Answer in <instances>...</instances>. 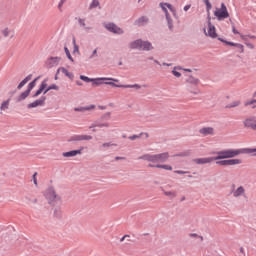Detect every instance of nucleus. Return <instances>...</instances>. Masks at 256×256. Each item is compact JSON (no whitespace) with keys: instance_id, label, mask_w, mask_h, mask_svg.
I'll return each mask as SVG.
<instances>
[{"instance_id":"42","label":"nucleus","mask_w":256,"mask_h":256,"mask_svg":"<svg viewBox=\"0 0 256 256\" xmlns=\"http://www.w3.org/2000/svg\"><path fill=\"white\" fill-rule=\"evenodd\" d=\"M110 119H111V112H107L99 118L100 121H109Z\"/></svg>"},{"instance_id":"31","label":"nucleus","mask_w":256,"mask_h":256,"mask_svg":"<svg viewBox=\"0 0 256 256\" xmlns=\"http://www.w3.org/2000/svg\"><path fill=\"white\" fill-rule=\"evenodd\" d=\"M62 216H63V212L61 211V208L60 207L54 208L53 217H55V219H61Z\"/></svg>"},{"instance_id":"14","label":"nucleus","mask_w":256,"mask_h":256,"mask_svg":"<svg viewBox=\"0 0 256 256\" xmlns=\"http://www.w3.org/2000/svg\"><path fill=\"white\" fill-rule=\"evenodd\" d=\"M84 149H85L84 147H80V149L78 150H71L68 152H64L62 154V157H77V155H81V153H83Z\"/></svg>"},{"instance_id":"49","label":"nucleus","mask_w":256,"mask_h":256,"mask_svg":"<svg viewBox=\"0 0 256 256\" xmlns=\"http://www.w3.org/2000/svg\"><path fill=\"white\" fill-rule=\"evenodd\" d=\"M237 53H244L245 52V47L243 46V44H240V47H235Z\"/></svg>"},{"instance_id":"21","label":"nucleus","mask_w":256,"mask_h":256,"mask_svg":"<svg viewBox=\"0 0 256 256\" xmlns=\"http://www.w3.org/2000/svg\"><path fill=\"white\" fill-rule=\"evenodd\" d=\"M57 73H63L66 77H68V79H71V81H73V78L75 77V75L69 72V70H67L65 67L58 68Z\"/></svg>"},{"instance_id":"23","label":"nucleus","mask_w":256,"mask_h":256,"mask_svg":"<svg viewBox=\"0 0 256 256\" xmlns=\"http://www.w3.org/2000/svg\"><path fill=\"white\" fill-rule=\"evenodd\" d=\"M102 120H96L90 127L89 129H94L95 127H110V124L109 122H105V123H102L101 122Z\"/></svg>"},{"instance_id":"8","label":"nucleus","mask_w":256,"mask_h":256,"mask_svg":"<svg viewBox=\"0 0 256 256\" xmlns=\"http://www.w3.org/2000/svg\"><path fill=\"white\" fill-rule=\"evenodd\" d=\"M105 81H114L115 83H119V79L115 78H92V85L99 87V85H105Z\"/></svg>"},{"instance_id":"54","label":"nucleus","mask_w":256,"mask_h":256,"mask_svg":"<svg viewBox=\"0 0 256 256\" xmlns=\"http://www.w3.org/2000/svg\"><path fill=\"white\" fill-rule=\"evenodd\" d=\"M256 103V100L255 99H253V100H251V101H248V102H245V107H248V105H253V104H255Z\"/></svg>"},{"instance_id":"17","label":"nucleus","mask_w":256,"mask_h":256,"mask_svg":"<svg viewBox=\"0 0 256 256\" xmlns=\"http://www.w3.org/2000/svg\"><path fill=\"white\" fill-rule=\"evenodd\" d=\"M148 167L156 169H165L166 171H173V166L169 164H148Z\"/></svg>"},{"instance_id":"53","label":"nucleus","mask_w":256,"mask_h":256,"mask_svg":"<svg viewBox=\"0 0 256 256\" xmlns=\"http://www.w3.org/2000/svg\"><path fill=\"white\" fill-rule=\"evenodd\" d=\"M2 35L4 37H7L9 35V28H5L4 30H2Z\"/></svg>"},{"instance_id":"52","label":"nucleus","mask_w":256,"mask_h":256,"mask_svg":"<svg viewBox=\"0 0 256 256\" xmlns=\"http://www.w3.org/2000/svg\"><path fill=\"white\" fill-rule=\"evenodd\" d=\"M32 179H33V183H34V185L37 187V172H35L34 174H33V176H32Z\"/></svg>"},{"instance_id":"48","label":"nucleus","mask_w":256,"mask_h":256,"mask_svg":"<svg viewBox=\"0 0 256 256\" xmlns=\"http://www.w3.org/2000/svg\"><path fill=\"white\" fill-rule=\"evenodd\" d=\"M100 3L99 0H92L90 4V9H96V7H99Z\"/></svg>"},{"instance_id":"3","label":"nucleus","mask_w":256,"mask_h":256,"mask_svg":"<svg viewBox=\"0 0 256 256\" xmlns=\"http://www.w3.org/2000/svg\"><path fill=\"white\" fill-rule=\"evenodd\" d=\"M44 196L48 201V205H51L52 207H55V203H57V201H61V196H59L57 194V192L55 191V188H53V186H50L46 190Z\"/></svg>"},{"instance_id":"32","label":"nucleus","mask_w":256,"mask_h":256,"mask_svg":"<svg viewBox=\"0 0 256 256\" xmlns=\"http://www.w3.org/2000/svg\"><path fill=\"white\" fill-rule=\"evenodd\" d=\"M54 90V91H59V86H57L56 84H51L50 86H48L46 89H44L43 94L47 95V93H49V91Z\"/></svg>"},{"instance_id":"25","label":"nucleus","mask_w":256,"mask_h":256,"mask_svg":"<svg viewBox=\"0 0 256 256\" xmlns=\"http://www.w3.org/2000/svg\"><path fill=\"white\" fill-rule=\"evenodd\" d=\"M233 197H241L245 195V188L243 186H239L236 190L232 191Z\"/></svg>"},{"instance_id":"63","label":"nucleus","mask_w":256,"mask_h":256,"mask_svg":"<svg viewBox=\"0 0 256 256\" xmlns=\"http://www.w3.org/2000/svg\"><path fill=\"white\" fill-rule=\"evenodd\" d=\"M185 155H187V154H185V153H180V154H176L175 157H185Z\"/></svg>"},{"instance_id":"34","label":"nucleus","mask_w":256,"mask_h":256,"mask_svg":"<svg viewBox=\"0 0 256 256\" xmlns=\"http://www.w3.org/2000/svg\"><path fill=\"white\" fill-rule=\"evenodd\" d=\"M165 17H166V21H167L169 31H173V19L171 18V15L166 14Z\"/></svg>"},{"instance_id":"35","label":"nucleus","mask_w":256,"mask_h":256,"mask_svg":"<svg viewBox=\"0 0 256 256\" xmlns=\"http://www.w3.org/2000/svg\"><path fill=\"white\" fill-rule=\"evenodd\" d=\"M39 79V77L35 78L32 82H30L27 86L26 91H28L29 93H31V91H33V88L35 87V85H37V80Z\"/></svg>"},{"instance_id":"20","label":"nucleus","mask_w":256,"mask_h":256,"mask_svg":"<svg viewBox=\"0 0 256 256\" xmlns=\"http://www.w3.org/2000/svg\"><path fill=\"white\" fill-rule=\"evenodd\" d=\"M92 109H95V104H91L90 106H81L74 108V111L79 113H85V111H92Z\"/></svg>"},{"instance_id":"50","label":"nucleus","mask_w":256,"mask_h":256,"mask_svg":"<svg viewBox=\"0 0 256 256\" xmlns=\"http://www.w3.org/2000/svg\"><path fill=\"white\" fill-rule=\"evenodd\" d=\"M102 147H117V144H113L111 142H105L102 144Z\"/></svg>"},{"instance_id":"22","label":"nucleus","mask_w":256,"mask_h":256,"mask_svg":"<svg viewBox=\"0 0 256 256\" xmlns=\"http://www.w3.org/2000/svg\"><path fill=\"white\" fill-rule=\"evenodd\" d=\"M140 51H153V44L149 41H143L142 40V46L140 48Z\"/></svg>"},{"instance_id":"36","label":"nucleus","mask_w":256,"mask_h":256,"mask_svg":"<svg viewBox=\"0 0 256 256\" xmlns=\"http://www.w3.org/2000/svg\"><path fill=\"white\" fill-rule=\"evenodd\" d=\"M105 85H110L111 87H118V88H121V89H123V87H125V85H123V84H116L115 81H112V80L106 81Z\"/></svg>"},{"instance_id":"29","label":"nucleus","mask_w":256,"mask_h":256,"mask_svg":"<svg viewBox=\"0 0 256 256\" xmlns=\"http://www.w3.org/2000/svg\"><path fill=\"white\" fill-rule=\"evenodd\" d=\"M186 83H189L190 85H199V78H195L192 75H190L186 79Z\"/></svg>"},{"instance_id":"6","label":"nucleus","mask_w":256,"mask_h":256,"mask_svg":"<svg viewBox=\"0 0 256 256\" xmlns=\"http://www.w3.org/2000/svg\"><path fill=\"white\" fill-rule=\"evenodd\" d=\"M105 29L114 35H123L124 31L121 27L117 26L115 23L110 22L104 25Z\"/></svg>"},{"instance_id":"28","label":"nucleus","mask_w":256,"mask_h":256,"mask_svg":"<svg viewBox=\"0 0 256 256\" xmlns=\"http://www.w3.org/2000/svg\"><path fill=\"white\" fill-rule=\"evenodd\" d=\"M218 41H221V43H224L225 45H230V47H241L240 43H235L231 41H227L221 37L218 38Z\"/></svg>"},{"instance_id":"18","label":"nucleus","mask_w":256,"mask_h":256,"mask_svg":"<svg viewBox=\"0 0 256 256\" xmlns=\"http://www.w3.org/2000/svg\"><path fill=\"white\" fill-rule=\"evenodd\" d=\"M160 7H161L162 11H164L165 17L167 15H169V11H171L175 15V8H173V5H171L169 3H160ZM166 7L169 9V11L167 10Z\"/></svg>"},{"instance_id":"40","label":"nucleus","mask_w":256,"mask_h":256,"mask_svg":"<svg viewBox=\"0 0 256 256\" xmlns=\"http://www.w3.org/2000/svg\"><path fill=\"white\" fill-rule=\"evenodd\" d=\"M241 105V101L237 100L232 102L231 104L226 105V109H233V107H239Z\"/></svg>"},{"instance_id":"5","label":"nucleus","mask_w":256,"mask_h":256,"mask_svg":"<svg viewBox=\"0 0 256 256\" xmlns=\"http://www.w3.org/2000/svg\"><path fill=\"white\" fill-rule=\"evenodd\" d=\"M243 163V160L241 159H221L216 160V165H220L221 167H227V166H233V165H241Z\"/></svg>"},{"instance_id":"58","label":"nucleus","mask_w":256,"mask_h":256,"mask_svg":"<svg viewBox=\"0 0 256 256\" xmlns=\"http://www.w3.org/2000/svg\"><path fill=\"white\" fill-rule=\"evenodd\" d=\"M65 0H60L59 4H58V9L61 11V7H63V5L65 4Z\"/></svg>"},{"instance_id":"13","label":"nucleus","mask_w":256,"mask_h":256,"mask_svg":"<svg viewBox=\"0 0 256 256\" xmlns=\"http://www.w3.org/2000/svg\"><path fill=\"white\" fill-rule=\"evenodd\" d=\"M196 165H207L215 161V157H206V158H196L193 160Z\"/></svg>"},{"instance_id":"10","label":"nucleus","mask_w":256,"mask_h":256,"mask_svg":"<svg viewBox=\"0 0 256 256\" xmlns=\"http://www.w3.org/2000/svg\"><path fill=\"white\" fill-rule=\"evenodd\" d=\"M204 33L208 37H211V39H217V30L215 29V26L211 22H209L208 32L204 28Z\"/></svg>"},{"instance_id":"51","label":"nucleus","mask_w":256,"mask_h":256,"mask_svg":"<svg viewBox=\"0 0 256 256\" xmlns=\"http://www.w3.org/2000/svg\"><path fill=\"white\" fill-rule=\"evenodd\" d=\"M172 74H173L174 77H177V78L181 77V73L179 71L175 70V68L172 71Z\"/></svg>"},{"instance_id":"19","label":"nucleus","mask_w":256,"mask_h":256,"mask_svg":"<svg viewBox=\"0 0 256 256\" xmlns=\"http://www.w3.org/2000/svg\"><path fill=\"white\" fill-rule=\"evenodd\" d=\"M143 45V40L137 39L129 43L130 49H137L138 51H141V47Z\"/></svg>"},{"instance_id":"2","label":"nucleus","mask_w":256,"mask_h":256,"mask_svg":"<svg viewBox=\"0 0 256 256\" xmlns=\"http://www.w3.org/2000/svg\"><path fill=\"white\" fill-rule=\"evenodd\" d=\"M217 156H214L215 161H220L221 159H233L238 157V155H244V148L240 149H225L216 152Z\"/></svg>"},{"instance_id":"38","label":"nucleus","mask_w":256,"mask_h":256,"mask_svg":"<svg viewBox=\"0 0 256 256\" xmlns=\"http://www.w3.org/2000/svg\"><path fill=\"white\" fill-rule=\"evenodd\" d=\"M164 195H166V197H170V199H175V197H177V192H173V191H165L163 190Z\"/></svg>"},{"instance_id":"30","label":"nucleus","mask_w":256,"mask_h":256,"mask_svg":"<svg viewBox=\"0 0 256 256\" xmlns=\"http://www.w3.org/2000/svg\"><path fill=\"white\" fill-rule=\"evenodd\" d=\"M78 23L80 25V27H83L84 30L86 31V33H89V31H91V29H93L92 27H89V26H85V19L83 18H79L78 19Z\"/></svg>"},{"instance_id":"16","label":"nucleus","mask_w":256,"mask_h":256,"mask_svg":"<svg viewBox=\"0 0 256 256\" xmlns=\"http://www.w3.org/2000/svg\"><path fill=\"white\" fill-rule=\"evenodd\" d=\"M149 23V18L147 16H142L134 21L136 27H145Z\"/></svg>"},{"instance_id":"64","label":"nucleus","mask_w":256,"mask_h":256,"mask_svg":"<svg viewBox=\"0 0 256 256\" xmlns=\"http://www.w3.org/2000/svg\"><path fill=\"white\" fill-rule=\"evenodd\" d=\"M143 135H145L146 139H149V133L143 132Z\"/></svg>"},{"instance_id":"55","label":"nucleus","mask_w":256,"mask_h":256,"mask_svg":"<svg viewBox=\"0 0 256 256\" xmlns=\"http://www.w3.org/2000/svg\"><path fill=\"white\" fill-rule=\"evenodd\" d=\"M190 237H195V238L199 237V239H201V241H203V236H199L197 233H191Z\"/></svg>"},{"instance_id":"7","label":"nucleus","mask_w":256,"mask_h":256,"mask_svg":"<svg viewBox=\"0 0 256 256\" xmlns=\"http://www.w3.org/2000/svg\"><path fill=\"white\" fill-rule=\"evenodd\" d=\"M243 125L246 129H252L256 131V117L250 116L243 121Z\"/></svg>"},{"instance_id":"43","label":"nucleus","mask_w":256,"mask_h":256,"mask_svg":"<svg viewBox=\"0 0 256 256\" xmlns=\"http://www.w3.org/2000/svg\"><path fill=\"white\" fill-rule=\"evenodd\" d=\"M204 3L206 5V11L207 13H211V9H213V5L211 4V2L209 0H204Z\"/></svg>"},{"instance_id":"41","label":"nucleus","mask_w":256,"mask_h":256,"mask_svg":"<svg viewBox=\"0 0 256 256\" xmlns=\"http://www.w3.org/2000/svg\"><path fill=\"white\" fill-rule=\"evenodd\" d=\"M64 51L69 61H71V63H74L75 60L73 59V56H71V52L69 51V48H67V46L64 47Z\"/></svg>"},{"instance_id":"37","label":"nucleus","mask_w":256,"mask_h":256,"mask_svg":"<svg viewBox=\"0 0 256 256\" xmlns=\"http://www.w3.org/2000/svg\"><path fill=\"white\" fill-rule=\"evenodd\" d=\"M11 102V99H8L4 102H2L1 106H0V110L1 111H7V109H9V103Z\"/></svg>"},{"instance_id":"47","label":"nucleus","mask_w":256,"mask_h":256,"mask_svg":"<svg viewBox=\"0 0 256 256\" xmlns=\"http://www.w3.org/2000/svg\"><path fill=\"white\" fill-rule=\"evenodd\" d=\"M26 201H28L29 203H32L33 205H37V203H39V200L37 198H31L29 196H26Z\"/></svg>"},{"instance_id":"57","label":"nucleus","mask_w":256,"mask_h":256,"mask_svg":"<svg viewBox=\"0 0 256 256\" xmlns=\"http://www.w3.org/2000/svg\"><path fill=\"white\" fill-rule=\"evenodd\" d=\"M94 57H97V48L93 50L92 55L89 57V59H93Z\"/></svg>"},{"instance_id":"59","label":"nucleus","mask_w":256,"mask_h":256,"mask_svg":"<svg viewBox=\"0 0 256 256\" xmlns=\"http://www.w3.org/2000/svg\"><path fill=\"white\" fill-rule=\"evenodd\" d=\"M125 157H121V156H116L115 157V161H125Z\"/></svg>"},{"instance_id":"60","label":"nucleus","mask_w":256,"mask_h":256,"mask_svg":"<svg viewBox=\"0 0 256 256\" xmlns=\"http://www.w3.org/2000/svg\"><path fill=\"white\" fill-rule=\"evenodd\" d=\"M207 23H208V26H209V23H211V12L207 13Z\"/></svg>"},{"instance_id":"44","label":"nucleus","mask_w":256,"mask_h":256,"mask_svg":"<svg viewBox=\"0 0 256 256\" xmlns=\"http://www.w3.org/2000/svg\"><path fill=\"white\" fill-rule=\"evenodd\" d=\"M72 44L74 47L73 53H79V46L77 45V40L75 37L72 38Z\"/></svg>"},{"instance_id":"62","label":"nucleus","mask_w":256,"mask_h":256,"mask_svg":"<svg viewBox=\"0 0 256 256\" xmlns=\"http://www.w3.org/2000/svg\"><path fill=\"white\" fill-rule=\"evenodd\" d=\"M189 9H191V5L190 4L184 6V11H189Z\"/></svg>"},{"instance_id":"4","label":"nucleus","mask_w":256,"mask_h":256,"mask_svg":"<svg viewBox=\"0 0 256 256\" xmlns=\"http://www.w3.org/2000/svg\"><path fill=\"white\" fill-rule=\"evenodd\" d=\"M214 15L218 19V21L228 19L229 11L227 10V6L225 5V3H221L220 8H217L216 11H214Z\"/></svg>"},{"instance_id":"15","label":"nucleus","mask_w":256,"mask_h":256,"mask_svg":"<svg viewBox=\"0 0 256 256\" xmlns=\"http://www.w3.org/2000/svg\"><path fill=\"white\" fill-rule=\"evenodd\" d=\"M45 89H47V79L43 80L40 84L39 89L32 95L33 99H36V97H39Z\"/></svg>"},{"instance_id":"27","label":"nucleus","mask_w":256,"mask_h":256,"mask_svg":"<svg viewBox=\"0 0 256 256\" xmlns=\"http://www.w3.org/2000/svg\"><path fill=\"white\" fill-rule=\"evenodd\" d=\"M214 129L213 127H203L202 129L199 130V133H201V135H213Z\"/></svg>"},{"instance_id":"61","label":"nucleus","mask_w":256,"mask_h":256,"mask_svg":"<svg viewBox=\"0 0 256 256\" xmlns=\"http://www.w3.org/2000/svg\"><path fill=\"white\" fill-rule=\"evenodd\" d=\"M232 32L234 33V35H239V32L237 31V29H235V26L232 27Z\"/></svg>"},{"instance_id":"39","label":"nucleus","mask_w":256,"mask_h":256,"mask_svg":"<svg viewBox=\"0 0 256 256\" xmlns=\"http://www.w3.org/2000/svg\"><path fill=\"white\" fill-rule=\"evenodd\" d=\"M122 87H123V89H140L141 85H139V84H126Z\"/></svg>"},{"instance_id":"26","label":"nucleus","mask_w":256,"mask_h":256,"mask_svg":"<svg viewBox=\"0 0 256 256\" xmlns=\"http://www.w3.org/2000/svg\"><path fill=\"white\" fill-rule=\"evenodd\" d=\"M30 94L31 92L25 90L16 98V103H21V101H25V99L28 98Z\"/></svg>"},{"instance_id":"46","label":"nucleus","mask_w":256,"mask_h":256,"mask_svg":"<svg viewBox=\"0 0 256 256\" xmlns=\"http://www.w3.org/2000/svg\"><path fill=\"white\" fill-rule=\"evenodd\" d=\"M141 137H143V132L129 136L128 139H130V141H135V139H141Z\"/></svg>"},{"instance_id":"33","label":"nucleus","mask_w":256,"mask_h":256,"mask_svg":"<svg viewBox=\"0 0 256 256\" xmlns=\"http://www.w3.org/2000/svg\"><path fill=\"white\" fill-rule=\"evenodd\" d=\"M244 149V155H251L252 157H256V148H243Z\"/></svg>"},{"instance_id":"56","label":"nucleus","mask_w":256,"mask_h":256,"mask_svg":"<svg viewBox=\"0 0 256 256\" xmlns=\"http://www.w3.org/2000/svg\"><path fill=\"white\" fill-rule=\"evenodd\" d=\"M174 173H177V175H185V173H188V172L183 170H175Z\"/></svg>"},{"instance_id":"11","label":"nucleus","mask_w":256,"mask_h":256,"mask_svg":"<svg viewBox=\"0 0 256 256\" xmlns=\"http://www.w3.org/2000/svg\"><path fill=\"white\" fill-rule=\"evenodd\" d=\"M93 136L91 135H74L69 138L68 142L71 143L72 141H91Z\"/></svg>"},{"instance_id":"9","label":"nucleus","mask_w":256,"mask_h":256,"mask_svg":"<svg viewBox=\"0 0 256 256\" xmlns=\"http://www.w3.org/2000/svg\"><path fill=\"white\" fill-rule=\"evenodd\" d=\"M47 101L46 96H41L40 99L35 100L34 102L27 105V109H34L35 107H43Z\"/></svg>"},{"instance_id":"12","label":"nucleus","mask_w":256,"mask_h":256,"mask_svg":"<svg viewBox=\"0 0 256 256\" xmlns=\"http://www.w3.org/2000/svg\"><path fill=\"white\" fill-rule=\"evenodd\" d=\"M61 61V57H49L46 61V66L48 69H52V67H56V65H59V62Z\"/></svg>"},{"instance_id":"45","label":"nucleus","mask_w":256,"mask_h":256,"mask_svg":"<svg viewBox=\"0 0 256 256\" xmlns=\"http://www.w3.org/2000/svg\"><path fill=\"white\" fill-rule=\"evenodd\" d=\"M81 81H84L85 83H93V78H89L85 75H80Z\"/></svg>"},{"instance_id":"1","label":"nucleus","mask_w":256,"mask_h":256,"mask_svg":"<svg viewBox=\"0 0 256 256\" xmlns=\"http://www.w3.org/2000/svg\"><path fill=\"white\" fill-rule=\"evenodd\" d=\"M138 159L148 161V163H167L169 160V152H163L160 154H144Z\"/></svg>"},{"instance_id":"24","label":"nucleus","mask_w":256,"mask_h":256,"mask_svg":"<svg viewBox=\"0 0 256 256\" xmlns=\"http://www.w3.org/2000/svg\"><path fill=\"white\" fill-rule=\"evenodd\" d=\"M31 79H33V74L28 75L25 79H23L17 86L18 90L23 89V87H25V85H27V83H29V81H31Z\"/></svg>"}]
</instances>
